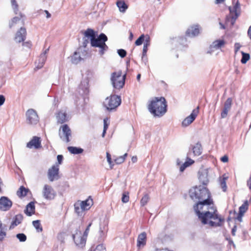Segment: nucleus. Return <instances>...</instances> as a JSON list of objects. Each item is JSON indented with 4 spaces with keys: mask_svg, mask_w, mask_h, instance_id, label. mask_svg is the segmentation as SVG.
Wrapping results in <instances>:
<instances>
[{
    "mask_svg": "<svg viewBox=\"0 0 251 251\" xmlns=\"http://www.w3.org/2000/svg\"><path fill=\"white\" fill-rule=\"evenodd\" d=\"M26 147L30 149L34 148L36 149L41 148L40 138L37 136H34L32 139L27 143Z\"/></svg>",
    "mask_w": 251,
    "mask_h": 251,
    "instance_id": "obj_15",
    "label": "nucleus"
},
{
    "mask_svg": "<svg viewBox=\"0 0 251 251\" xmlns=\"http://www.w3.org/2000/svg\"><path fill=\"white\" fill-rule=\"evenodd\" d=\"M23 220V216L21 214L16 215L13 218V220L11 223L9 229H13L15 226L21 224Z\"/></svg>",
    "mask_w": 251,
    "mask_h": 251,
    "instance_id": "obj_20",
    "label": "nucleus"
},
{
    "mask_svg": "<svg viewBox=\"0 0 251 251\" xmlns=\"http://www.w3.org/2000/svg\"><path fill=\"white\" fill-rule=\"evenodd\" d=\"M232 104V100L231 98H228L225 102L223 107L230 110Z\"/></svg>",
    "mask_w": 251,
    "mask_h": 251,
    "instance_id": "obj_40",
    "label": "nucleus"
},
{
    "mask_svg": "<svg viewBox=\"0 0 251 251\" xmlns=\"http://www.w3.org/2000/svg\"><path fill=\"white\" fill-rule=\"evenodd\" d=\"M249 203L248 201H244V203L239 207V213L244 214L248 209Z\"/></svg>",
    "mask_w": 251,
    "mask_h": 251,
    "instance_id": "obj_38",
    "label": "nucleus"
},
{
    "mask_svg": "<svg viewBox=\"0 0 251 251\" xmlns=\"http://www.w3.org/2000/svg\"><path fill=\"white\" fill-rule=\"evenodd\" d=\"M121 103L120 97L112 95L107 97L103 102V105L108 111L116 109Z\"/></svg>",
    "mask_w": 251,
    "mask_h": 251,
    "instance_id": "obj_6",
    "label": "nucleus"
},
{
    "mask_svg": "<svg viewBox=\"0 0 251 251\" xmlns=\"http://www.w3.org/2000/svg\"><path fill=\"white\" fill-rule=\"evenodd\" d=\"M229 111L230 110L223 107L221 114V118L223 119L226 118Z\"/></svg>",
    "mask_w": 251,
    "mask_h": 251,
    "instance_id": "obj_46",
    "label": "nucleus"
},
{
    "mask_svg": "<svg viewBox=\"0 0 251 251\" xmlns=\"http://www.w3.org/2000/svg\"><path fill=\"white\" fill-rule=\"evenodd\" d=\"M63 159V156L62 155H57V159L58 166H59V165L61 164V163L62 162Z\"/></svg>",
    "mask_w": 251,
    "mask_h": 251,
    "instance_id": "obj_55",
    "label": "nucleus"
},
{
    "mask_svg": "<svg viewBox=\"0 0 251 251\" xmlns=\"http://www.w3.org/2000/svg\"><path fill=\"white\" fill-rule=\"evenodd\" d=\"M199 106L194 109L192 111L191 114L187 116L182 122V125L183 126H187L190 125L196 119L199 112Z\"/></svg>",
    "mask_w": 251,
    "mask_h": 251,
    "instance_id": "obj_12",
    "label": "nucleus"
},
{
    "mask_svg": "<svg viewBox=\"0 0 251 251\" xmlns=\"http://www.w3.org/2000/svg\"><path fill=\"white\" fill-rule=\"evenodd\" d=\"M199 180L203 185H207L209 182L208 171L207 169H202L199 172Z\"/></svg>",
    "mask_w": 251,
    "mask_h": 251,
    "instance_id": "obj_16",
    "label": "nucleus"
},
{
    "mask_svg": "<svg viewBox=\"0 0 251 251\" xmlns=\"http://www.w3.org/2000/svg\"><path fill=\"white\" fill-rule=\"evenodd\" d=\"M80 203L84 207L85 210H87L90 208L91 206L93 204V200L92 199H88L85 201H80Z\"/></svg>",
    "mask_w": 251,
    "mask_h": 251,
    "instance_id": "obj_31",
    "label": "nucleus"
},
{
    "mask_svg": "<svg viewBox=\"0 0 251 251\" xmlns=\"http://www.w3.org/2000/svg\"><path fill=\"white\" fill-rule=\"evenodd\" d=\"M225 44V42L223 40H218L213 42L211 45L212 48L218 49L223 47Z\"/></svg>",
    "mask_w": 251,
    "mask_h": 251,
    "instance_id": "obj_29",
    "label": "nucleus"
},
{
    "mask_svg": "<svg viewBox=\"0 0 251 251\" xmlns=\"http://www.w3.org/2000/svg\"><path fill=\"white\" fill-rule=\"evenodd\" d=\"M28 191V189L25 188L23 186H21L19 189L17 191V195L19 197L22 198L25 196L27 195Z\"/></svg>",
    "mask_w": 251,
    "mask_h": 251,
    "instance_id": "obj_33",
    "label": "nucleus"
},
{
    "mask_svg": "<svg viewBox=\"0 0 251 251\" xmlns=\"http://www.w3.org/2000/svg\"><path fill=\"white\" fill-rule=\"evenodd\" d=\"M199 33V28L198 25L191 26V27L189 28L186 32V35L188 36L191 37L198 35Z\"/></svg>",
    "mask_w": 251,
    "mask_h": 251,
    "instance_id": "obj_23",
    "label": "nucleus"
},
{
    "mask_svg": "<svg viewBox=\"0 0 251 251\" xmlns=\"http://www.w3.org/2000/svg\"><path fill=\"white\" fill-rule=\"evenodd\" d=\"M21 20V18L19 17H14L12 20L11 22L9 24V26L10 27H12V26L14 25L15 24H16L17 22H18Z\"/></svg>",
    "mask_w": 251,
    "mask_h": 251,
    "instance_id": "obj_47",
    "label": "nucleus"
},
{
    "mask_svg": "<svg viewBox=\"0 0 251 251\" xmlns=\"http://www.w3.org/2000/svg\"><path fill=\"white\" fill-rule=\"evenodd\" d=\"M248 34L249 36L250 39L251 40V25L250 26L248 31Z\"/></svg>",
    "mask_w": 251,
    "mask_h": 251,
    "instance_id": "obj_62",
    "label": "nucleus"
},
{
    "mask_svg": "<svg viewBox=\"0 0 251 251\" xmlns=\"http://www.w3.org/2000/svg\"><path fill=\"white\" fill-rule=\"evenodd\" d=\"M32 225L37 232H39L43 231V228L41 226L40 220H37L33 221L32 222Z\"/></svg>",
    "mask_w": 251,
    "mask_h": 251,
    "instance_id": "obj_37",
    "label": "nucleus"
},
{
    "mask_svg": "<svg viewBox=\"0 0 251 251\" xmlns=\"http://www.w3.org/2000/svg\"><path fill=\"white\" fill-rule=\"evenodd\" d=\"M81 59L80 53L76 51L75 52L74 54L71 56V61L72 63L75 64H78Z\"/></svg>",
    "mask_w": 251,
    "mask_h": 251,
    "instance_id": "obj_30",
    "label": "nucleus"
},
{
    "mask_svg": "<svg viewBox=\"0 0 251 251\" xmlns=\"http://www.w3.org/2000/svg\"><path fill=\"white\" fill-rule=\"evenodd\" d=\"M131 161L133 163L136 162L137 161V157L136 156H133L131 158Z\"/></svg>",
    "mask_w": 251,
    "mask_h": 251,
    "instance_id": "obj_63",
    "label": "nucleus"
},
{
    "mask_svg": "<svg viewBox=\"0 0 251 251\" xmlns=\"http://www.w3.org/2000/svg\"><path fill=\"white\" fill-rule=\"evenodd\" d=\"M56 117L57 123L59 124H63L68 121V117L66 112H63L62 110L58 112Z\"/></svg>",
    "mask_w": 251,
    "mask_h": 251,
    "instance_id": "obj_24",
    "label": "nucleus"
},
{
    "mask_svg": "<svg viewBox=\"0 0 251 251\" xmlns=\"http://www.w3.org/2000/svg\"><path fill=\"white\" fill-rule=\"evenodd\" d=\"M236 228H237V227L236 226H235L232 229V230H231V233H232V235L233 236H235V232H236Z\"/></svg>",
    "mask_w": 251,
    "mask_h": 251,
    "instance_id": "obj_59",
    "label": "nucleus"
},
{
    "mask_svg": "<svg viewBox=\"0 0 251 251\" xmlns=\"http://www.w3.org/2000/svg\"><path fill=\"white\" fill-rule=\"evenodd\" d=\"M12 202L6 197H1L0 199V210H8L12 206Z\"/></svg>",
    "mask_w": 251,
    "mask_h": 251,
    "instance_id": "obj_14",
    "label": "nucleus"
},
{
    "mask_svg": "<svg viewBox=\"0 0 251 251\" xmlns=\"http://www.w3.org/2000/svg\"><path fill=\"white\" fill-rule=\"evenodd\" d=\"M6 228V226L5 225H3L1 222L0 221V241H2L6 236V233L5 231Z\"/></svg>",
    "mask_w": 251,
    "mask_h": 251,
    "instance_id": "obj_35",
    "label": "nucleus"
},
{
    "mask_svg": "<svg viewBox=\"0 0 251 251\" xmlns=\"http://www.w3.org/2000/svg\"><path fill=\"white\" fill-rule=\"evenodd\" d=\"M25 213L28 216H31L35 213V205L32 201L30 202L26 206Z\"/></svg>",
    "mask_w": 251,
    "mask_h": 251,
    "instance_id": "obj_25",
    "label": "nucleus"
},
{
    "mask_svg": "<svg viewBox=\"0 0 251 251\" xmlns=\"http://www.w3.org/2000/svg\"><path fill=\"white\" fill-rule=\"evenodd\" d=\"M241 47V46L240 44L239 43H236L234 44V48H235V53H236L240 49Z\"/></svg>",
    "mask_w": 251,
    "mask_h": 251,
    "instance_id": "obj_57",
    "label": "nucleus"
},
{
    "mask_svg": "<svg viewBox=\"0 0 251 251\" xmlns=\"http://www.w3.org/2000/svg\"><path fill=\"white\" fill-rule=\"evenodd\" d=\"M26 118L27 124L36 125L39 121L36 111L33 109H29L26 112Z\"/></svg>",
    "mask_w": 251,
    "mask_h": 251,
    "instance_id": "obj_9",
    "label": "nucleus"
},
{
    "mask_svg": "<svg viewBox=\"0 0 251 251\" xmlns=\"http://www.w3.org/2000/svg\"><path fill=\"white\" fill-rule=\"evenodd\" d=\"M119 55L122 58L125 57L126 55V51L124 49H119L117 50Z\"/></svg>",
    "mask_w": 251,
    "mask_h": 251,
    "instance_id": "obj_48",
    "label": "nucleus"
},
{
    "mask_svg": "<svg viewBox=\"0 0 251 251\" xmlns=\"http://www.w3.org/2000/svg\"><path fill=\"white\" fill-rule=\"evenodd\" d=\"M84 38L90 40L92 47L100 48L99 53L101 55H103L104 51L108 50V47L105 43L107 40V37L104 34L101 33L97 38L94 30L91 28H88L84 32Z\"/></svg>",
    "mask_w": 251,
    "mask_h": 251,
    "instance_id": "obj_1",
    "label": "nucleus"
},
{
    "mask_svg": "<svg viewBox=\"0 0 251 251\" xmlns=\"http://www.w3.org/2000/svg\"><path fill=\"white\" fill-rule=\"evenodd\" d=\"M68 150L72 154H77L81 153L83 151V150L80 148L75 147H69Z\"/></svg>",
    "mask_w": 251,
    "mask_h": 251,
    "instance_id": "obj_34",
    "label": "nucleus"
},
{
    "mask_svg": "<svg viewBox=\"0 0 251 251\" xmlns=\"http://www.w3.org/2000/svg\"><path fill=\"white\" fill-rule=\"evenodd\" d=\"M167 102L164 97H155L150 102L149 111L155 117H161L167 111Z\"/></svg>",
    "mask_w": 251,
    "mask_h": 251,
    "instance_id": "obj_2",
    "label": "nucleus"
},
{
    "mask_svg": "<svg viewBox=\"0 0 251 251\" xmlns=\"http://www.w3.org/2000/svg\"><path fill=\"white\" fill-rule=\"evenodd\" d=\"M73 237L76 246L82 248L85 245L87 237L84 236L83 235L82 236L80 231H79V233L77 232L76 234H74Z\"/></svg>",
    "mask_w": 251,
    "mask_h": 251,
    "instance_id": "obj_13",
    "label": "nucleus"
},
{
    "mask_svg": "<svg viewBox=\"0 0 251 251\" xmlns=\"http://www.w3.org/2000/svg\"><path fill=\"white\" fill-rule=\"evenodd\" d=\"M189 195L194 201H205V202L213 201L211 199L209 190L205 188L196 187L190 190Z\"/></svg>",
    "mask_w": 251,
    "mask_h": 251,
    "instance_id": "obj_3",
    "label": "nucleus"
},
{
    "mask_svg": "<svg viewBox=\"0 0 251 251\" xmlns=\"http://www.w3.org/2000/svg\"><path fill=\"white\" fill-rule=\"evenodd\" d=\"M61 128L62 131L60 130L59 136L63 141L68 143L70 141V136H71V130L67 125H63Z\"/></svg>",
    "mask_w": 251,
    "mask_h": 251,
    "instance_id": "obj_11",
    "label": "nucleus"
},
{
    "mask_svg": "<svg viewBox=\"0 0 251 251\" xmlns=\"http://www.w3.org/2000/svg\"><path fill=\"white\" fill-rule=\"evenodd\" d=\"M213 215L212 217L207 218V223L210 226H222V223L224 222V219L222 218L217 213V211L215 210L213 212H211Z\"/></svg>",
    "mask_w": 251,
    "mask_h": 251,
    "instance_id": "obj_8",
    "label": "nucleus"
},
{
    "mask_svg": "<svg viewBox=\"0 0 251 251\" xmlns=\"http://www.w3.org/2000/svg\"><path fill=\"white\" fill-rule=\"evenodd\" d=\"M125 161L124 157L119 156L115 159V162L117 164H120Z\"/></svg>",
    "mask_w": 251,
    "mask_h": 251,
    "instance_id": "obj_50",
    "label": "nucleus"
},
{
    "mask_svg": "<svg viewBox=\"0 0 251 251\" xmlns=\"http://www.w3.org/2000/svg\"><path fill=\"white\" fill-rule=\"evenodd\" d=\"M106 158H107V162H108V163L110 165V169H112L113 168L114 164L113 163V162L112 161L111 155L109 153H108L107 152H106Z\"/></svg>",
    "mask_w": 251,
    "mask_h": 251,
    "instance_id": "obj_45",
    "label": "nucleus"
},
{
    "mask_svg": "<svg viewBox=\"0 0 251 251\" xmlns=\"http://www.w3.org/2000/svg\"><path fill=\"white\" fill-rule=\"evenodd\" d=\"M26 31L25 28L21 27L20 29L17 32L15 37V40L16 42L20 43L23 42L25 39Z\"/></svg>",
    "mask_w": 251,
    "mask_h": 251,
    "instance_id": "obj_18",
    "label": "nucleus"
},
{
    "mask_svg": "<svg viewBox=\"0 0 251 251\" xmlns=\"http://www.w3.org/2000/svg\"><path fill=\"white\" fill-rule=\"evenodd\" d=\"M122 201L124 203L127 202L129 201V196L125 193H124L122 198Z\"/></svg>",
    "mask_w": 251,
    "mask_h": 251,
    "instance_id": "obj_51",
    "label": "nucleus"
},
{
    "mask_svg": "<svg viewBox=\"0 0 251 251\" xmlns=\"http://www.w3.org/2000/svg\"><path fill=\"white\" fill-rule=\"evenodd\" d=\"M241 53L242 57L241 60V62L243 64H245L250 59V55L249 53H245L243 51H241Z\"/></svg>",
    "mask_w": 251,
    "mask_h": 251,
    "instance_id": "obj_39",
    "label": "nucleus"
},
{
    "mask_svg": "<svg viewBox=\"0 0 251 251\" xmlns=\"http://www.w3.org/2000/svg\"><path fill=\"white\" fill-rule=\"evenodd\" d=\"M92 225V223H90L87 226V228H86L84 233H83V235L84 236H85L87 237L88 234V233H89V229H90V226H91Z\"/></svg>",
    "mask_w": 251,
    "mask_h": 251,
    "instance_id": "obj_53",
    "label": "nucleus"
},
{
    "mask_svg": "<svg viewBox=\"0 0 251 251\" xmlns=\"http://www.w3.org/2000/svg\"><path fill=\"white\" fill-rule=\"evenodd\" d=\"M43 197L47 200H52L56 196V193L53 188L49 184H45L42 189Z\"/></svg>",
    "mask_w": 251,
    "mask_h": 251,
    "instance_id": "obj_7",
    "label": "nucleus"
},
{
    "mask_svg": "<svg viewBox=\"0 0 251 251\" xmlns=\"http://www.w3.org/2000/svg\"><path fill=\"white\" fill-rule=\"evenodd\" d=\"M193 152L195 156H199L202 153V148L200 142L196 143L192 147Z\"/></svg>",
    "mask_w": 251,
    "mask_h": 251,
    "instance_id": "obj_27",
    "label": "nucleus"
},
{
    "mask_svg": "<svg viewBox=\"0 0 251 251\" xmlns=\"http://www.w3.org/2000/svg\"><path fill=\"white\" fill-rule=\"evenodd\" d=\"M57 239L60 241L61 242H63L64 240V233H60L57 235Z\"/></svg>",
    "mask_w": 251,
    "mask_h": 251,
    "instance_id": "obj_52",
    "label": "nucleus"
},
{
    "mask_svg": "<svg viewBox=\"0 0 251 251\" xmlns=\"http://www.w3.org/2000/svg\"><path fill=\"white\" fill-rule=\"evenodd\" d=\"M5 100L4 96L2 95H0V106L3 104Z\"/></svg>",
    "mask_w": 251,
    "mask_h": 251,
    "instance_id": "obj_56",
    "label": "nucleus"
},
{
    "mask_svg": "<svg viewBox=\"0 0 251 251\" xmlns=\"http://www.w3.org/2000/svg\"><path fill=\"white\" fill-rule=\"evenodd\" d=\"M108 128V125L106 123V121L104 119V127H103V130H106Z\"/></svg>",
    "mask_w": 251,
    "mask_h": 251,
    "instance_id": "obj_61",
    "label": "nucleus"
},
{
    "mask_svg": "<svg viewBox=\"0 0 251 251\" xmlns=\"http://www.w3.org/2000/svg\"><path fill=\"white\" fill-rule=\"evenodd\" d=\"M11 4L13 6V8L14 10V12L16 14H17V11H18V5L17 3L16 0H11Z\"/></svg>",
    "mask_w": 251,
    "mask_h": 251,
    "instance_id": "obj_49",
    "label": "nucleus"
},
{
    "mask_svg": "<svg viewBox=\"0 0 251 251\" xmlns=\"http://www.w3.org/2000/svg\"><path fill=\"white\" fill-rule=\"evenodd\" d=\"M48 176L49 179L51 182L59 178V167L58 165L56 164L55 165H53L49 169Z\"/></svg>",
    "mask_w": 251,
    "mask_h": 251,
    "instance_id": "obj_10",
    "label": "nucleus"
},
{
    "mask_svg": "<svg viewBox=\"0 0 251 251\" xmlns=\"http://www.w3.org/2000/svg\"><path fill=\"white\" fill-rule=\"evenodd\" d=\"M145 36L144 34L141 35L135 41V45L136 46H140L142 45L143 42L144 41Z\"/></svg>",
    "mask_w": 251,
    "mask_h": 251,
    "instance_id": "obj_43",
    "label": "nucleus"
},
{
    "mask_svg": "<svg viewBox=\"0 0 251 251\" xmlns=\"http://www.w3.org/2000/svg\"><path fill=\"white\" fill-rule=\"evenodd\" d=\"M149 200V196L148 194H145L142 197L140 201L141 205L142 206H145L148 202Z\"/></svg>",
    "mask_w": 251,
    "mask_h": 251,
    "instance_id": "obj_41",
    "label": "nucleus"
},
{
    "mask_svg": "<svg viewBox=\"0 0 251 251\" xmlns=\"http://www.w3.org/2000/svg\"><path fill=\"white\" fill-rule=\"evenodd\" d=\"M49 49H46L43 53H42L39 57L38 60L36 61V68L37 69L41 68L45 64L47 59V54Z\"/></svg>",
    "mask_w": 251,
    "mask_h": 251,
    "instance_id": "obj_17",
    "label": "nucleus"
},
{
    "mask_svg": "<svg viewBox=\"0 0 251 251\" xmlns=\"http://www.w3.org/2000/svg\"><path fill=\"white\" fill-rule=\"evenodd\" d=\"M228 156L226 155H224L221 158V160L223 162H227L228 161Z\"/></svg>",
    "mask_w": 251,
    "mask_h": 251,
    "instance_id": "obj_58",
    "label": "nucleus"
},
{
    "mask_svg": "<svg viewBox=\"0 0 251 251\" xmlns=\"http://www.w3.org/2000/svg\"><path fill=\"white\" fill-rule=\"evenodd\" d=\"M79 89L83 91V93L85 95H87L89 93V80L87 77L84 78L81 81L79 85Z\"/></svg>",
    "mask_w": 251,
    "mask_h": 251,
    "instance_id": "obj_21",
    "label": "nucleus"
},
{
    "mask_svg": "<svg viewBox=\"0 0 251 251\" xmlns=\"http://www.w3.org/2000/svg\"><path fill=\"white\" fill-rule=\"evenodd\" d=\"M220 181L221 188L223 189L224 191H226V178L224 177L221 178Z\"/></svg>",
    "mask_w": 251,
    "mask_h": 251,
    "instance_id": "obj_44",
    "label": "nucleus"
},
{
    "mask_svg": "<svg viewBox=\"0 0 251 251\" xmlns=\"http://www.w3.org/2000/svg\"><path fill=\"white\" fill-rule=\"evenodd\" d=\"M45 13H46V14H47V15H46V17H47V18H50V16H51V15H50V14L48 12V11H47V10H45Z\"/></svg>",
    "mask_w": 251,
    "mask_h": 251,
    "instance_id": "obj_64",
    "label": "nucleus"
},
{
    "mask_svg": "<svg viewBox=\"0 0 251 251\" xmlns=\"http://www.w3.org/2000/svg\"><path fill=\"white\" fill-rule=\"evenodd\" d=\"M83 40L82 46L84 48H86L90 40L88 39L84 38V37L83 38Z\"/></svg>",
    "mask_w": 251,
    "mask_h": 251,
    "instance_id": "obj_54",
    "label": "nucleus"
},
{
    "mask_svg": "<svg viewBox=\"0 0 251 251\" xmlns=\"http://www.w3.org/2000/svg\"><path fill=\"white\" fill-rule=\"evenodd\" d=\"M194 163V161L188 157H187V160L180 167V171L182 172L186 168L189 167Z\"/></svg>",
    "mask_w": 251,
    "mask_h": 251,
    "instance_id": "obj_32",
    "label": "nucleus"
},
{
    "mask_svg": "<svg viewBox=\"0 0 251 251\" xmlns=\"http://www.w3.org/2000/svg\"><path fill=\"white\" fill-rule=\"evenodd\" d=\"M150 37L148 36L146 37V39L145 40L144 43V46L143 49V56L146 55L147 52L148 50V48L150 46Z\"/></svg>",
    "mask_w": 251,
    "mask_h": 251,
    "instance_id": "obj_36",
    "label": "nucleus"
},
{
    "mask_svg": "<svg viewBox=\"0 0 251 251\" xmlns=\"http://www.w3.org/2000/svg\"><path fill=\"white\" fill-rule=\"evenodd\" d=\"M116 4L121 12L124 13L128 8L127 5L124 0L117 1Z\"/></svg>",
    "mask_w": 251,
    "mask_h": 251,
    "instance_id": "obj_28",
    "label": "nucleus"
},
{
    "mask_svg": "<svg viewBox=\"0 0 251 251\" xmlns=\"http://www.w3.org/2000/svg\"><path fill=\"white\" fill-rule=\"evenodd\" d=\"M146 233L145 232H142L138 236L137 246L138 247H144L146 244Z\"/></svg>",
    "mask_w": 251,
    "mask_h": 251,
    "instance_id": "obj_22",
    "label": "nucleus"
},
{
    "mask_svg": "<svg viewBox=\"0 0 251 251\" xmlns=\"http://www.w3.org/2000/svg\"><path fill=\"white\" fill-rule=\"evenodd\" d=\"M126 74L122 75V71L113 72L111 75L110 80L113 87L120 89L123 87L125 83Z\"/></svg>",
    "mask_w": 251,
    "mask_h": 251,
    "instance_id": "obj_5",
    "label": "nucleus"
},
{
    "mask_svg": "<svg viewBox=\"0 0 251 251\" xmlns=\"http://www.w3.org/2000/svg\"><path fill=\"white\" fill-rule=\"evenodd\" d=\"M239 8V4L238 2H237L236 4L233 7H229V10L230 14L232 15L233 13H234V14H235L234 16L232 15V16H231V24L232 25H233L234 24V23L236 21V19L238 16V15L237 14V10Z\"/></svg>",
    "mask_w": 251,
    "mask_h": 251,
    "instance_id": "obj_19",
    "label": "nucleus"
},
{
    "mask_svg": "<svg viewBox=\"0 0 251 251\" xmlns=\"http://www.w3.org/2000/svg\"><path fill=\"white\" fill-rule=\"evenodd\" d=\"M198 203L194 206V209L201 223L203 225L207 224V218H211L213 216L209 211H203L202 209L204 206H208L213 203V201L205 202V201H198Z\"/></svg>",
    "mask_w": 251,
    "mask_h": 251,
    "instance_id": "obj_4",
    "label": "nucleus"
},
{
    "mask_svg": "<svg viewBox=\"0 0 251 251\" xmlns=\"http://www.w3.org/2000/svg\"><path fill=\"white\" fill-rule=\"evenodd\" d=\"M243 215L244 214H241V213H238L237 219L239 221H240V222L242 221V218Z\"/></svg>",
    "mask_w": 251,
    "mask_h": 251,
    "instance_id": "obj_60",
    "label": "nucleus"
},
{
    "mask_svg": "<svg viewBox=\"0 0 251 251\" xmlns=\"http://www.w3.org/2000/svg\"><path fill=\"white\" fill-rule=\"evenodd\" d=\"M16 237L20 242H25L26 240V236L24 233H18L16 235Z\"/></svg>",
    "mask_w": 251,
    "mask_h": 251,
    "instance_id": "obj_42",
    "label": "nucleus"
},
{
    "mask_svg": "<svg viewBox=\"0 0 251 251\" xmlns=\"http://www.w3.org/2000/svg\"><path fill=\"white\" fill-rule=\"evenodd\" d=\"M75 210L78 216H82L85 210L84 207L80 204V201H78L74 204Z\"/></svg>",
    "mask_w": 251,
    "mask_h": 251,
    "instance_id": "obj_26",
    "label": "nucleus"
}]
</instances>
